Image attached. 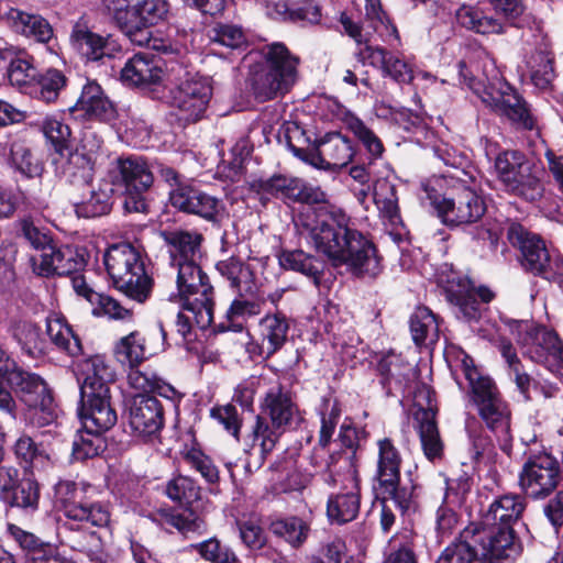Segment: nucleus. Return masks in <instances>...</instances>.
I'll use <instances>...</instances> for the list:
<instances>
[{
	"label": "nucleus",
	"instance_id": "1",
	"mask_svg": "<svg viewBox=\"0 0 563 563\" xmlns=\"http://www.w3.org/2000/svg\"><path fill=\"white\" fill-rule=\"evenodd\" d=\"M300 235L335 267L345 265L360 277H375L382 271L375 245L360 231L347 225V218L323 208L307 210L297 224Z\"/></svg>",
	"mask_w": 563,
	"mask_h": 563
},
{
	"label": "nucleus",
	"instance_id": "2",
	"mask_svg": "<svg viewBox=\"0 0 563 563\" xmlns=\"http://www.w3.org/2000/svg\"><path fill=\"white\" fill-rule=\"evenodd\" d=\"M159 235L167 249L170 268L176 273L177 291L188 298V309L205 327L211 320L212 286L198 264L203 236L197 231L183 229L163 230Z\"/></svg>",
	"mask_w": 563,
	"mask_h": 563
},
{
	"label": "nucleus",
	"instance_id": "3",
	"mask_svg": "<svg viewBox=\"0 0 563 563\" xmlns=\"http://www.w3.org/2000/svg\"><path fill=\"white\" fill-rule=\"evenodd\" d=\"M461 371L468 382L470 401L479 418L492 432L507 441L510 438L511 412L495 382L482 375L467 355L461 360Z\"/></svg>",
	"mask_w": 563,
	"mask_h": 563
},
{
	"label": "nucleus",
	"instance_id": "4",
	"mask_svg": "<svg viewBox=\"0 0 563 563\" xmlns=\"http://www.w3.org/2000/svg\"><path fill=\"white\" fill-rule=\"evenodd\" d=\"M263 63L252 73V89L261 101L287 93L298 79L300 59L284 43L274 42L262 47Z\"/></svg>",
	"mask_w": 563,
	"mask_h": 563
},
{
	"label": "nucleus",
	"instance_id": "5",
	"mask_svg": "<svg viewBox=\"0 0 563 563\" xmlns=\"http://www.w3.org/2000/svg\"><path fill=\"white\" fill-rule=\"evenodd\" d=\"M103 262L114 286L131 299L143 302L152 290L141 251L131 243L108 247Z\"/></svg>",
	"mask_w": 563,
	"mask_h": 563
},
{
	"label": "nucleus",
	"instance_id": "6",
	"mask_svg": "<svg viewBox=\"0 0 563 563\" xmlns=\"http://www.w3.org/2000/svg\"><path fill=\"white\" fill-rule=\"evenodd\" d=\"M98 494L100 489L86 482L63 479L55 485L57 504L68 520L106 528L111 521V511L108 504L95 500Z\"/></svg>",
	"mask_w": 563,
	"mask_h": 563
},
{
	"label": "nucleus",
	"instance_id": "7",
	"mask_svg": "<svg viewBox=\"0 0 563 563\" xmlns=\"http://www.w3.org/2000/svg\"><path fill=\"white\" fill-rule=\"evenodd\" d=\"M376 446L375 489L379 496L390 499L405 514L413 505V487L401 484V453L389 437L378 439Z\"/></svg>",
	"mask_w": 563,
	"mask_h": 563
},
{
	"label": "nucleus",
	"instance_id": "8",
	"mask_svg": "<svg viewBox=\"0 0 563 563\" xmlns=\"http://www.w3.org/2000/svg\"><path fill=\"white\" fill-rule=\"evenodd\" d=\"M114 185L123 187V207L126 212H147L145 194L154 183V175L148 162L137 155L121 156L110 168Z\"/></svg>",
	"mask_w": 563,
	"mask_h": 563
},
{
	"label": "nucleus",
	"instance_id": "9",
	"mask_svg": "<svg viewBox=\"0 0 563 563\" xmlns=\"http://www.w3.org/2000/svg\"><path fill=\"white\" fill-rule=\"evenodd\" d=\"M424 196L433 207L442 222L449 227L466 225L477 222L486 212L484 198L474 189L463 187L452 198L442 197L433 187L422 184Z\"/></svg>",
	"mask_w": 563,
	"mask_h": 563
},
{
	"label": "nucleus",
	"instance_id": "10",
	"mask_svg": "<svg viewBox=\"0 0 563 563\" xmlns=\"http://www.w3.org/2000/svg\"><path fill=\"white\" fill-rule=\"evenodd\" d=\"M336 463L346 472L341 476L334 465H329L323 473V481L329 485L342 483L345 492L333 494L327 503V516L332 523L343 525L354 520L360 511L361 496L355 468L347 457L340 456Z\"/></svg>",
	"mask_w": 563,
	"mask_h": 563
},
{
	"label": "nucleus",
	"instance_id": "11",
	"mask_svg": "<svg viewBox=\"0 0 563 563\" xmlns=\"http://www.w3.org/2000/svg\"><path fill=\"white\" fill-rule=\"evenodd\" d=\"M212 86L207 77L185 71L169 89L172 107L178 110L180 120L194 123L203 118L210 99Z\"/></svg>",
	"mask_w": 563,
	"mask_h": 563
},
{
	"label": "nucleus",
	"instance_id": "12",
	"mask_svg": "<svg viewBox=\"0 0 563 563\" xmlns=\"http://www.w3.org/2000/svg\"><path fill=\"white\" fill-rule=\"evenodd\" d=\"M508 325L522 354L531 361L549 364L563 360V344L554 331L528 320H512Z\"/></svg>",
	"mask_w": 563,
	"mask_h": 563
},
{
	"label": "nucleus",
	"instance_id": "13",
	"mask_svg": "<svg viewBox=\"0 0 563 563\" xmlns=\"http://www.w3.org/2000/svg\"><path fill=\"white\" fill-rule=\"evenodd\" d=\"M560 482V465L548 453L532 455L519 474V485L526 496L543 499L551 495Z\"/></svg>",
	"mask_w": 563,
	"mask_h": 563
},
{
	"label": "nucleus",
	"instance_id": "14",
	"mask_svg": "<svg viewBox=\"0 0 563 563\" xmlns=\"http://www.w3.org/2000/svg\"><path fill=\"white\" fill-rule=\"evenodd\" d=\"M129 423L134 434L143 441L159 435L164 426L162 402L148 394H137L129 400Z\"/></svg>",
	"mask_w": 563,
	"mask_h": 563
},
{
	"label": "nucleus",
	"instance_id": "15",
	"mask_svg": "<svg viewBox=\"0 0 563 563\" xmlns=\"http://www.w3.org/2000/svg\"><path fill=\"white\" fill-rule=\"evenodd\" d=\"M82 406L79 417L86 433L101 434L117 422V412L110 404V389L80 393Z\"/></svg>",
	"mask_w": 563,
	"mask_h": 563
},
{
	"label": "nucleus",
	"instance_id": "16",
	"mask_svg": "<svg viewBox=\"0 0 563 563\" xmlns=\"http://www.w3.org/2000/svg\"><path fill=\"white\" fill-rule=\"evenodd\" d=\"M261 416L266 417L277 429L296 428L302 420L300 410L290 391L280 385L272 386L261 404Z\"/></svg>",
	"mask_w": 563,
	"mask_h": 563
},
{
	"label": "nucleus",
	"instance_id": "17",
	"mask_svg": "<svg viewBox=\"0 0 563 563\" xmlns=\"http://www.w3.org/2000/svg\"><path fill=\"white\" fill-rule=\"evenodd\" d=\"M472 536L482 538L478 551L483 562L503 563L519 554L520 547L515 540L512 528L485 526L482 530L472 531Z\"/></svg>",
	"mask_w": 563,
	"mask_h": 563
},
{
	"label": "nucleus",
	"instance_id": "18",
	"mask_svg": "<svg viewBox=\"0 0 563 563\" xmlns=\"http://www.w3.org/2000/svg\"><path fill=\"white\" fill-rule=\"evenodd\" d=\"M355 152L351 140L339 132L325 134L309 154V163L325 170H340L352 161Z\"/></svg>",
	"mask_w": 563,
	"mask_h": 563
},
{
	"label": "nucleus",
	"instance_id": "19",
	"mask_svg": "<svg viewBox=\"0 0 563 563\" xmlns=\"http://www.w3.org/2000/svg\"><path fill=\"white\" fill-rule=\"evenodd\" d=\"M508 90H510L509 87H506V90L485 87L479 96L483 102L506 115L517 128L532 130L534 118L527 102L517 93Z\"/></svg>",
	"mask_w": 563,
	"mask_h": 563
},
{
	"label": "nucleus",
	"instance_id": "20",
	"mask_svg": "<svg viewBox=\"0 0 563 563\" xmlns=\"http://www.w3.org/2000/svg\"><path fill=\"white\" fill-rule=\"evenodd\" d=\"M507 239L512 246L519 249L523 268L537 275L543 265L542 262L549 260L551 252L544 241L518 222L508 225Z\"/></svg>",
	"mask_w": 563,
	"mask_h": 563
},
{
	"label": "nucleus",
	"instance_id": "21",
	"mask_svg": "<svg viewBox=\"0 0 563 563\" xmlns=\"http://www.w3.org/2000/svg\"><path fill=\"white\" fill-rule=\"evenodd\" d=\"M446 297L456 307L457 317L472 322L482 317L483 303L489 302L494 294L485 287L475 289L468 280H460L456 285H449Z\"/></svg>",
	"mask_w": 563,
	"mask_h": 563
},
{
	"label": "nucleus",
	"instance_id": "22",
	"mask_svg": "<svg viewBox=\"0 0 563 563\" xmlns=\"http://www.w3.org/2000/svg\"><path fill=\"white\" fill-rule=\"evenodd\" d=\"M141 0H103L107 13L132 43L140 46L150 44V32L140 33Z\"/></svg>",
	"mask_w": 563,
	"mask_h": 563
},
{
	"label": "nucleus",
	"instance_id": "23",
	"mask_svg": "<svg viewBox=\"0 0 563 563\" xmlns=\"http://www.w3.org/2000/svg\"><path fill=\"white\" fill-rule=\"evenodd\" d=\"M33 271L40 276L68 275L82 266V258L70 247H56L52 242L37 255L32 257Z\"/></svg>",
	"mask_w": 563,
	"mask_h": 563
},
{
	"label": "nucleus",
	"instance_id": "24",
	"mask_svg": "<svg viewBox=\"0 0 563 563\" xmlns=\"http://www.w3.org/2000/svg\"><path fill=\"white\" fill-rule=\"evenodd\" d=\"M284 432V429H277L266 417L256 416L255 422L247 435L252 444L246 450V453L251 457H255V461L254 464L251 461L246 463L245 468L247 472L251 473L253 466L257 470L263 465L265 459L273 452Z\"/></svg>",
	"mask_w": 563,
	"mask_h": 563
},
{
	"label": "nucleus",
	"instance_id": "25",
	"mask_svg": "<svg viewBox=\"0 0 563 563\" xmlns=\"http://www.w3.org/2000/svg\"><path fill=\"white\" fill-rule=\"evenodd\" d=\"M76 119L109 121L114 107L97 82H87L77 102L69 109Z\"/></svg>",
	"mask_w": 563,
	"mask_h": 563
},
{
	"label": "nucleus",
	"instance_id": "26",
	"mask_svg": "<svg viewBox=\"0 0 563 563\" xmlns=\"http://www.w3.org/2000/svg\"><path fill=\"white\" fill-rule=\"evenodd\" d=\"M70 40L73 46L89 60L111 57L118 49L117 43L110 36L93 33L81 23L74 26Z\"/></svg>",
	"mask_w": 563,
	"mask_h": 563
},
{
	"label": "nucleus",
	"instance_id": "27",
	"mask_svg": "<svg viewBox=\"0 0 563 563\" xmlns=\"http://www.w3.org/2000/svg\"><path fill=\"white\" fill-rule=\"evenodd\" d=\"M526 508L525 500L519 495L506 494L496 498L483 517L486 527L512 528Z\"/></svg>",
	"mask_w": 563,
	"mask_h": 563
},
{
	"label": "nucleus",
	"instance_id": "28",
	"mask_svg": "<svg viewBox=\"0 0 563 563\" xmlns=\"http://www.w3.org/2000/svg\"><path fill=\"white\" fill-rule=\"evenodd\" d=\"M7 19L10 27L25 37L41 43H47L53 37V27L40 14L12 8L9 10Z\"/></svg>",
	"mask_w": 563,
	"mask_h": 563
},
{
	"label": "nucleus",
	"instance_id": "29",
	"mask_svg": "<svg viewBox=\"0 0 563 563\" xmlns=\"http://www.w3.org/2000/svg\"><path fill=\"white\" fill-rule=\"evenodd\" d=\"M289 322L286 316L277 312L263 317L258 322V336L262 352L267 356L280 350L287 341Z\"/></svg>",
	"mask_w": 563,
	"mask_h": 563
},
{
	"label": "nucleus",
	"instance_id": "30",
	"mask_svg": "<svg viewBox=\"0 0 563 563\" xmlns=\"http://www.w3.org/2000/svg\"><path fill=\"white\" fill-rule=\"evenodd\" d=\"M162 68L157 62L144 54H135L121 70L123 82L132 86L155 84L161 80Z\"/></svg>",
	"mask_w": 563,
	"mask_h": 563
},
{
	"label": "nucleus",
	"instance_id": "31",
	"mask_svg": "<svg viewBox=\"0 0 563 563\" xmlns=\"http://www.w3.org/2000/svg\"><path fill=\"white\" fill-rule=\"evenodd\" d=\"M84 382L80 385V393L98 391L110 389L109 383L114 380V372L102 355H93L85 358L80 365Z\"/></svg>",
	"mask_w": 563,
	"mask_h": 563
},
{
	"label": "nucleus",
	"instance_id": "32",
	"mask_svg": "<svg viewBox=\"0 0 563 563\" xmlns=\"http://www.w3.org/2000/svg\"><path fill=\"white\" fill-rule=\"evenodd\" d=\"M481 540L479 536H472V531L465 529L442 551L435 563H483L478 551Z\"/></svg>",
	"mask_w": 563,
	"mask_h": 563
},
{
	"label": "nucleus",
	"instance_id": "33",
	"mask_svg": "<svg viewBox=\"0 0 563 563\" xmlns=\"http://www.w3.org/2000/svg\"><path fill=\"white\" fill-rule=\"evenodd\" d=\"M24 404H34L35 400L49 395L45 380L37 374L16 367L7 382Z\"/></svg>",
	"mask_w": 563,
	"mask_h": 563
},
{
	"label": "nucleus",
	"instance_id": "34",
	"mask_svg": "<svg viewBox=\"0 0 563 563\" xmlns=\"http://www.w3.org/2000/svg\"><path fill=\"white\" fill-rule=\"evenodd\" d=\"M525 65L531 82L541 90L550 88L555 74L553 68V57L547 45H542L525 57Z\"/></svg>",
	"mask_w": 563,
	"mask_h": 563
},
{
	"label": "nucleus",
	"instance_id": "35",
	"mask_svg": "<svg viewBox=\"0 0 563 563\" xmlns=\"http://www.w3.org/2000/svg\"><path fill=\"white\" fill-rule=\"evenodd\" d=\"M541 175L542 168L531 162L518 170L506 189L528 201H536L542 197L544 191Z\"/></svg>",
	"mask_w": 563,
	"mask_h": 563
},
{
	"label": "nucleus",
	"instance_id": "36",
	"mask_svg": "<svg viewBox=\"0 0 563 563\" xmlns=\"http://www.w3.org/2000/svg\"><path fill=\"white\" fill-rule=\"evenodd\" d=\"M278 261L284 269L294 271L312 279L313 284H320L324 271V264L316 256L306 253L302 250L283 251Z\"/></svg>",
	"mask_w": 563,
	"mask_h": 563
},
{
	"label": "nucleus",
	"instance_id": "37",
	"mask_svg": "<svg viewBox=\"0 0 563 563\" xmlns=\"http://www.w3.org/2000/svg\"><path fill=\"white\" fill-rule=\"evenodd\" d=\"M46 333L51 341L70 356L81 354L82 347L79 338L66 322L63 316L52 313L46 319Z\"/></svg>",
	"mask_w": 563,
	"mask_h": 563
},
{
	"label": "nucleus",
	"instance_id": "38",
	"mask_svg": "<svg viewBox=\"0 0 563 563\" xmlns=\"http://www.w3.org/2000/svg\"><path fill=\"white\" fill-rule=\"evenodd\" d=\"M0 499L11 507L33 512L38 507V485L30 478H24L10 488L0 489Z\"/></svg>",
	"mask_w": 563,
	"mask_h": 563
},
{
	"label": "nucleus",
	"instance_id": "39",
	"mask_svg": "<svg viewBox=\"0 0 563 563\" xmlns=\"http://www.w3.org/2000/svg\"><path fill=\"white\" fill-rule=\"evenodd\" d=\"M418 422V432L421 446L428 460L440 457L443 452V443L434 418V412L427 410L415 413Z\"/></svg>",
	"mask_w": 563,
	"mask_h": 563
},
{
	"label": "nucleus",
	"instance_id": "40",
	"mask_svg": "<svg viewBox=\"0 0 563 563\" xmlns=\"http://www.w3.org/2000/svg\"><path fill=\"white\" fill-rule=\"evenodd\" d=\"M456 21L463 27L479 34H503L505 25L494 16L485 15L473 7H462L456 11Z\"/></svg>",
	"mask_w": 563,
	"mask_h": 563
},
{
	"label": "nucleus",
	"instance_id": "41",
	"mask_svg": "<svg viewBox=\"0 0 563 563\" xmlns=\"http://www.w3.org/2000/svg\"><path fill=\"white\" fill-rule=\"evenodd\" d=\"M7 74L10 84L22 92L30 95L34 91L33 87L38 73L32 57L26 54L16 55L10 60Z\"/></svg>",
	"mask_w": 563,
	"mask_h": 563
},
{
	"label": "nucleus",
	"instance_id": "42",
	"mask_svg": "<svg viewBox=\"0 0 563 563\" xmlns=\"http://www.w3.org/2000/svg\"><path fill=\"white\" fill-rule=\"evenodd\" d=\"M113 354L124 367L139 366L145 360V340L140 332H131L118 341Z\"/></svg>",
	"mask_w": 563,
	"mask_h": 563
},
{
	"label": "nucleus",
	"instance_id": "43",
	"mask_svg": "<svg viewBox=\"0 0 563 563\" xmlns=\"http://www.w3.org/2000/svg\"><path fill=\"white\" fill-rule=\"evenodd\" d=\"M374 201L385 218L391 224L400 222L396 186L388 178H379L374 184Z\"/></svg>",
	"mask_w": 563,
	"mask_h": 563
},
{
	"label": "nucleus",
	"instance_id": "44",
	"mask_svg": "<svg viewBox=\"0 0 563 563\" xmlns=\"http://www.w3.org/2000/svg\"><path fill=\"white\" fill-rule=\"evenodd\" d=\"M410 332L417 345L427 340L434 342L439 334V324L435 316L427 307H418L410 317Z\"/></svg>",
	"mask_w": 563,
	"mask_h": 563
},
{
	"label": "nucleus",
	"instance_id": "45",
	"mask_svg": "<svg viewBox=\"0 0 563 563\" xmlns=\"http://www.w3.org/2000/svg\"><path fill=\"white\" fill-rule=\"evenodd\" d=\"M8 533L22 550L32 555L31 563H33L37 556H48L57 552L54 545L42 541L34 533L26 531L16 525H8Z\"/></svg>",
	"mask_w": 563,
	"mask_h": 563
},
{
	"label": "nucleus",
	"instance_id": "46",
	"mask_svg": "<svg viewBox=\"0 0 563 563\" xmlns=\"http://www.w3.org/2000/svg\"><path fill=\"white\" fill-rule=\"evenodd\" d=\"M269 14L276 18H289L292 21H301L309 24L319 23L321 19L320 8L314 0H305L301 4L291 10L285 2L277 1L274 3V10H271Z\"/></svg>",
	"mask_w": 563,
	"mask_h": 563
},
{
	"label": "nucleus",
	"instance_id": "47",
	"mask_svg": "<svg viewBox=\"0 0 563 563\" xmlns=\"http://www.w3.org/2000/svg\"><path fill=\"white\" fill-rule=\"evenodd\" d=\"M272 532L279 538H283L291 547H300L307 539L309 527L298 517H289L278 519L271 525Z\"/></svg>",
	"mask_w": 563,
	"mask_h": 563
},
{
	"label": "nucleus",
	"instance_id": "48",
	"mask_svg": "<svg viewBox=\"0 0 563 563\" xmlns=\"http://www.w3.org/2000/svg\"><path fill=\"white\" fill-rule=\"evenodd\" d=\"M66 85V77L57 69H47L44 74L38 75L34 82V91L30 93L47 103L57 99L59 91Z\"/></svg>",
	"mask_w": 563,
	"mask_h": 563
},
{
	"label": "nucleus",
	"instance_id": "49",
	"mask_svg": "<svg viewBox=\"0 0 563 563\" xmlns=\"http://www.w3.org/2000/svg\"><path fill=\"white\" fill-rule=\"evenodd\" d=\"M496 346L500 351L503 357L506 360L510 373L514 375L517 388L519 389L526 401L530 400L529 387L531 379L527 373L521 371V364L512 344L506 339L500 338L497 340Z\"/></svg>",
	"mask_w": 563,
	"mask_h": 563
},
{
	"label": "nucleus",
	"instance_id": "50",
	"mask_svg": "<svg viewBox=\"0 0 563 563\" xmlns=\"http://www.w3.org/2000/svg\"><path fill=\"white\" fill-rule=\"evenodd\" d=\"M41 130L57 153L63 155L64 151L68 150L71 131L60 118L46 115L41 123Z\"/></svg>",
	"mask_w": 563,
	"mask_h": 563
},
{
	"label": "nucleus",
	"instance_id": "51",
	"mask_svg": "<svg viewBox=\"0 0 563 563\" xmlns=\"http://www.w3.org/2000/svg\"><path fill=\"white\" fill-rule=\"evenodd\" d=\"M111 196L107 190H89V198L75 202V211L78 217L95 218L107 214L111 209Z\"/></svg>",
	"mask_w": 563,
	"mask_h": 563
},
{
	"label": "nucleus",
	"instance_id": "52",
	"mask_svg": "<svg viewBox=\"0 0 563 563\" xmlns=\"http://www.w3.org/2000/svg\"><path fill=\"white\" fill-rule=\"evenodd\" d=\"M25 410V420L33 427L43 428L52 424L56 418V408L52 395H46L34 404H27Z\"/></svg>",
	"mask_w": 563,
	"mask_h": 563
},
{
	"label": "nucleus",
	"instance_id": "53",
	"mask_svg": "<svg viewBox=\"0 0 563 563\" xmlns=\"http://www.w3.org/2000/svg\"><path fill=\"white\" fill-rule=\"evenodd\" d=\"M189 214H196L206 221L218 223L224 216V206L220 199L198 188Z\"/></svg>",
	"mask_w": 563,
	"mask_h": 563
},
{
	"label": "nucleus",
	"instance_id": "54",
	"mask_svg": "<svg viewBox=\"0 0 563 563\" xmlns=\"http://www.w3.org/2000/svg\"><path fill=\"white\" fill-rule=\"evenodd\" d=\"M531 161L527 159L525 154L519 151H506L500 153L495 159V169L498 178L505 187L515 178L518 170L523 165H529Z\"/></svg>",
	"mask_w": 563,
	"mask_h": 563
},
{
	"label": "nucleus",
	"instance_id": "55",
	"mask_svg": "<svg viewBox=\"0 0 563 563\" xmlns=\"http://www.w3.org/2000/svg\"><path fill=\"white\" fill-rule=\"evenodd\" d=\"M11 162L13 167L26 177L40 176L43 166L32 151L23 144L14 143L11 147Z\"/></svg>",
	"mask_w": 563,
	"mask_h": 563
},
{
	"label": "nucleus",
	"instance_id": "56",
	"mask_svg": "<svg viewBox=\"0 0 563 563\" xmlns=\"http://www.w3.org/2000/svg\"><path fill=\"white\" fill-rule=\"evenodd\" d=\"M261 312V303L254 300L235 299L232 301L227 311V319L229 324L225 330L240 332L243 329L244 321Z\"/></svg>",
	"mask_w": 563,
	"mask_h": 563
},
{
	"label": "nucleus",
	"instance_id": "57",
	"mask_svg": "<svg viewBox=\"0 0 563 563\" xmlns=\"http://www.w3.org/2000/svg\"><path fill=\"white\" fill-rule=\"evenodd\" d=\"M207 34L211 43L229 48H239L246 41L242 29L234 24L216 23Z\"/></svg>",
	"mask_w": 563,
	"mask_h": 563
},
{
	"label": "nucleus",
	"instance_id": "58",
	"mask_svg": "<svg viewBox=\"0 0 563 563\" xmlns=\"http://www.w3.org/2000/svg\"><path fill=\"white\" fill-rule=\"evenodd\" d=\"M192 548L206 560L212 563H240L232 549L221 544L214 538L192 545Z\"/></svg>",
	"mask_w": 563,
	"mask_h": 563
},
{
	"label": "nucleus",
	"instance_id": "59",
	"mask_svg": "<svg viewBox=\"0 0 563 563\" xmlns=\"http://www.w3.org/2000/svg\"><path fill=\"white\" fill-rule=\"evenodd\" d=\"M297 178H289L283 175H274L267 179H260L253 184L257 192L263 196H280L291 199Z\"/></svg>",
	"mask_w": 563,
	"mask_h": 563
},
{
	"label": "nucleus",
	"instance_id": "60",
	"mask_svg": "<svg viewBox=\"0 0 563 563\" xmlns=\"http://www.w3.org/2000/svg\"><path fill=\"white\" fill-rule=\"evenodd\" d=\"M349 130L360 140L373 158L380 157L384 146L379 137L356 117H350L346 121Z\"/></svg>",
	"mask_w": 563,
	"mask_h": 563
},
{
	"label": "nucleus",
	"instance_id": "61",
	"mask_svg": "<svg viewBox=\"0 0 563 563\" xmlns=\"http://www.w3.org/2000/svg\"><path fill=\"white\" fill-rule=\"evenodd\" d=\"M167 525L177 529L184 536L190 533H202L206 525L201 517L191 510H183L180 512H169L164 515Z\"/></svg>",
	"mask_w": 563,
	"mask_h": 563
},
{
	"label": "nucleus",
	"instance_id": "62",
	"mask_svg": "<svg viewBox=\"0 0 563 563\" xmlns=\"http://www.w3.org/2000/svg\"><path fill=\"white\" fill-rule=\"evenodd\" d=\"M166 494L170 499L187 505L199 498L200 488L189 477L177 476L168 482Z\"/></svg>",
	"mask_w": 563,
	"mask_h": 563
},
{
	"label": "nucleus",
	"instance_id": "63",
	"mask_svg": "<svg viewBox=\"0 0 563 563\" xmlns=\"http://www.w3.org/2000/svg\"><path fill=\"white\" fill-rule=\"evenodd\" d=\"M169 7L166 0H141L140 1V33L150 32L148 29L163 21Z\"/></svg>",
	"mask_w": 563,
	"mask_h": 563
},
{
	"label": "nucleus",
	"instance_id": "64",
	"mask_svg": "<svg viewBox=\"0 0 563 563\" xmlns=\"http://www.w3.org/2000/svg\"><path fill=\"white\" fill-rule=\"evenodd\" d=\"M217 269L221 276L225 277L232 288L238 290L242 289V284L247 283L251 278V271L241 260L230 257L224 261H220L217 264Z\"/></svg>",
	"mask_w": 563,
	"mask_h": 563
}]
</instances>
